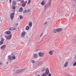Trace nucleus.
<instances>
[{
	"mask_svg": "<svg viewBox=\"0 0 76 76\" xmlns=\"http://www.w3.org/2000/svg\"><path fill=\"white\" fill-rule=\"evenodd\" d=\"M8 63H9L8 62H7V64H8Z\"/></svg>",
	"mask_w": 76,
	"mask_h": 76,
	"instance_id": "45",
	"label": "nucleus"
},
{
	"mask_svg": "<svg viewBox=\"0 0 76 76\" xmlns=\"http://www.w3.org/2000/svg\"><path fill=\"white\" fill-rule=\"evenodd\" d=\"M44 25L45 27L47 26H48V22L47 21L45 22L44 23Z\"/></svg>",
	"mask_w": 76,
	"mask_h": 76,
	"instance_id": "17",
	"label": "nucleus"
},
{
	"mask_svg": "<svg viewBox=\"0 0 76 76\" xmlns=\"http://www.w3.org/2000/svg\"><path fill=\"white\" fill-rule=\"evenodd\" d=\"M54 50H50V51L49 52V53L50 54V55H53V52H54Z\"/></svg>",
	"mask_w": 76,
	"mask_h": 76,
	"instance_id": "10",
	"label": "nucleus"
},
{
	"mask_svg": "<svg viewBox=\"0 0 76 76\" xmlns=\"http://www.w3.org/2000/svg\"><path fill=\"white\" fill-rule=\"evenodd\" d=\"M75 0V1H76V0Z\"/></svg>",
	"mask_w": 76,
	"mask_h": 76,
	"instance_id": "46",
	"label": "nucleus"
},
{
	"mask_svg": "<svg viewBox=\"0 0 76 76\" xmlns=\"http://www.w3.org/2000/svg\"><path fill=\"white\" fill-rule=\"evenodd\" d=\"M14 15L15 13L14 12L11 13L10 15V18L11 20H13Z\"/></svg>",
	"mask_w": 76,
	"mask_h": 76,
	"instance_id": "6",
	"label": "nucleus"
},
{
	"mask_svg": "<svg viewBox=\"0 0 76 76\" xmlns=\"http://www.w3.org/2000/svg\"><path fill=\"white\" fill-rule=\"evenodd\" d=\"M20 19H22L23 18V17L22 16V15H20Z\"/></svg>",
	"mask_w": 76,
	"mask_h": 76,
	"instance_id": "29",
	"label": "nucleus"
},
{
	"mask_svg": "<svg viewBox=\"0 0 76 76\" xmlns=\"http://www.w3.org/2000/svg\"><path fill=\"white\" fill-rule=\"evenodd\" d=\"M22 6H23V7H25V4H23L22 5Z\"/></svg>",
	"mask_w": 76,
	"mask_h": 76,
	"instance_id": "34",
	"label": "nucleus"
},
{
	"mask_svg": "<svg viewBox=\"0 0 76 76\" xmlns=\"http://www.w3.org/2000/svg\"><path fill=\"white\" fill-rule=\"evenodd\" d=\"M12 3L13 4H16V2L15 1H13L12 2Z\"/></svg>",
	"mask_w": 76,
	"mask_h": 76,
	"instance_id": "30",
	"label": "nucleus"
},
{
	"mask_svg": "<svg viewBox=\"0 0 76 76\" xmlns=\"http://www.w3.org/2000/svg\"><path fill=\"white\" fill-rule=\"evenodd\" d=\"M30 12V10H28L27 11V12H28V13H29V12Z\"/></svg>",
	"mask_w": 76,
	"mask_h": 76,
	"instance_id": "36",
	"label": "nucleus"
},
{
	"mask_svg": "<svg viewBox=\"0 0 76 76\" xmlns=\"http://www.w3.org/2000/svg\"><path fill=\"white\" fill-rule=\"evenodd\" d=\"M9 30H10V31H11V30H12V28L11 27L10 28Z\"/></svg>",
	"mask_w": 76,
	"mask_h": 76,
	"instance_id": "42",
	"label": "nucleus"
},
{
	"mask_svg": "<svg viewBox=\"0 0 76 76\" xmlns=\"http://www.w3.org/2000/svg\"><path fill=\"white\" fill-rule=\"evenodd\" d=\"M46 72L47 75L48 76H51V74H49V72L48 69H46Z\"/></svg>",
	"mask_w": 76,
	"mask_h": 76,
	"instance_id": "3",
	"label": "nucleus"
},
{
	"mask_svg": "<svg viewBox=\"0 0 76 76\" xmlns=\"http://www.w3.org/2000/svg\"><path fill=\"white\" fill-rule=\"evenodd\" d=\"M42 35H43V33H42L41 34V35H40V37H42Z\"/></svg>",
	"mask_w": 76,
	"mask_h": 76,
	"instance_id": "35",
	"label": "nucleus"
},
{
	"mask_svg": "<svg viewBox=\"0 0 76 76\" xmlns=\"http://www.w3.org/2000/svg\"><path fill=\"white\" fill-rule=\"evenodd\" d=\"M15 26H17L18 25V23H16V24H15Z\"/></svg>",
	"mask_w": 76,
	"mask_h": 76,
	"instance_id": "39",
	"label": "nucleus"
},
{
	"mask_svg": "<svg viewBox=\"0 0 76 76\" xmlns=\"http://www.w3.org/2000/svg\"><path fill=\"white\" fill-rule=\"evenodd\" d=\"M21 1V0H17V1Z\"/></svg>",
	"mask_w": 76,
	"mask_h": 76,
	"instance_id": "43",
	"label": "nucleus"
},
{
	"mask_svg": "<svg viewBox=\"0 0 76 76\" xmlns=\"http://www.w3.org/2000/svg\"><path fill=\"white\" fill-rule=\"evenodd\" d=\"M26 30H29V26H27L26 27Z\"/></svg>",
	"mask_w": 76,
	"mask_h": 76,
	"instance_id": "22",
	"label": "nucleus"
},
{
	"mask_svg": "<svg viewBox=\"0 0 76 76\" xmlns=\"http://www.w3.org/2000/svg\"><path fill=\"white\" fill-rule=\"evenodd\" d=\"M38 54L39 57H44V53L41 52H39L38 53Z\"/></svg>",
	"mask_w": 76,
	"mask_h": 76,
	"instance_id": "5",
	"label": "nucleus"
},
{
	"mask_svg": "<svg viewBox=\"0 0 76 76\" xmlns=\"http://www.w3.org/2000/svg\"><path fill=\"white\" fill-rule=\"evenodd\" d=\"M42 64V62L41 61H40L38 62L37 65V66H40V65H41Z\"/></svg>",
	"mask_w": 76,
	"mask_h": 76,
	"instance_id": "14",
	"label": "nucleus"
},
{
	"mask_svg": "<svg viewBox=\"0 0 76 76\" xmlns=\"http://www.w3.org/2000/svg\"><path fill=\"white\" fill-rule=\"evenodd\" d=\"M12 9H16V7L15 6H13L12 7Z\"/></svg>",
	"mask_w": 76,
	"mask_h": 76,
	"instance_id": "33",
	"label": "nucleus"
},
{
	"mask_svg": "<svg viewBox=\"0 0 76 76\" xmlns=\"http://www.w3.org/2000/svg\"><path fill=\"white\" fill-rule=\"evenodd\" d=\"M10 31H7L5 32V34H7V35H9V34H10Z\"/></svg>",
	"mask_w": 76,
	"mask_h": 76,
	"instance_id": "15",
	"label": "nucleus"
},
{
	"mask_svg": "<svg viewBox=\"0 0 76 76\" xmlns=\"http://www.w3.org/2000/svg\"><path fill=\"white\" fill-rule=\"evenodd\" d=\"M5 37L7 40H8V39H11V38H12V35L11 34H10V36L9 35L8 36H5Z\"/></svg>",
	"mask_w": 76,
	"mask_h": 76,
	"instance_id": "4",
	"label": "nucleus"
},
{
	"mask_svg": "<svg viewBox=\"0 0 76 76\" xmlns=\"http://www.w3.org/2000/svg\"><path fill=\"white\" fill-rule=\"evenodd\" d=\"M26 33L25 31H23L21 34L22 37H24V36L25 35Z\"/></svg>",
	"mask_w": 76,
	"mask_h": 76,
	"instance_id": "11",
	"label": "nucleus"
},
{
	"mask_svg": "<svg viewBox=\"0 0 76 76\" xmlns=\"http://www.w3.org/2000/svg\"><path fill=\"white\" fill-rule=\"evenodd\" d=\"M72 5L73 6V7H76V4L75 3H73L72 4Z\"/></svg>",
	"mask_w": 76,
	"mask_h": 76,
	"instance_id": "26",
	"label": "nucleus"
},
{
	"mask_svg": "<svg viewBox=\"0 0 76 76\" xmlns=\"http://www.w3.org/2000/svg\"><path fill=\"white\" fill-rule=\"evenodd\" d=\"M51 0H50L49 2L47 5H46L45 6V10H46L48 8L50 7L51 6Z\"/></svg>",
	"mask_w": 76,
	"mask_h": 76,
	"instance_id": "1",
	"label": "nucleus"
},
{
	"mask_svg": "<svg viewBox=\"0 0 76 76\" xmlns=\"http://www.w3.org/2000/svg\"><path fill=\"white\" fill-rule=\"evenodd\" d=\"M6 48V45H3V46H2L1 48V49H4V48Z\"/></svg>",
	"mask_w": 76,
	"mask_h": 76,
	"instance_id": "19",
	"label": "nucleus"
},
{
	"mask_svg": "<svg viewBox=\"0 0 76 76\" xmlns=\"http://www.w3.org/2000/svg\"><path fill=\"white\" fill-rule=\"evenodd\" d=\"M31 61L32 63H35V61H34V60H31Z\"/></svg>",
	"mask_w": 76,
	"mask_h": 76,
	"instance_id": "28",
	"label": "nucleus"
},
{
	"mask_svg": "<svg viewBox=\"0 0 76 76\" xmlns=\"http://www.w3.org/2000/svg\"><path fill=\"white\" fill-rule=\"evenodd\" d=\"M16 59V57L15 56H12V60H15Z\"/></svg>",
	"mask_w": 76,
	"mask_h": 76,
	"instance_id": "24",
	"label": "nucleus"
},
{
	"mask_svg": "<svg viewBox=\"0 0 76 76\" xmlns=\"http://www.w3.org/2000/svg\"><path fill=\"white\" fill-rule=\"evenodd\" d=\"M68 64L69 62H66L64 65V67H68Z\"/></svg>",
	"mask_w": 76,
	"mask_h": 76,
	"instance_id": "8",
	"label": "nucleus"
},
{
	"mask_svg": "<svg viewBox=\"0 0 76 76\" xmlns=\"http://www.w3.org/2000/svg\"><path fill=\"white\" fill-rule=\"evenodd\" d=\"M28 25L30 28H31V27H32V22H29L28 23Z\"/></svg>",
	"mask_w": 76,
	"mask_h": 76,
	"instance_id": "12",
	"label": "nucleus"
},
{
	"mask_svg": "<svg viewBox=\"0 0 76 76\" xmlns=\"http://www.w3.org/2000/svg\"><path fill=\"white\" fill-rule=\"evenodd\" d=\"M25 70V69H19L18 70H16L15 72V73H22Z\"/></svg>",
	"mask_w": 76,
	"mask_h": 76,
	"instance_id": "2",
	"label": "nucleus"
},
{
	"mask_svg": "<svg viewBox=\"0 0 76 76\" xmlns=\"http://www.w3.org/2000/svg\"><path fill=\"white\" fill-rule=\"evenodd\" d=\"M0 65L3 64V62H0Z\"/></svg>",
	"mask_w": 76,
	"mask_h": 76,
	"instance_id": "40",
	"label": "nucleus"
},
{
	"mask_svg": "<svg viewBox=\"0 0 76 76\" xmlns=\"http://www.w3.org/2000/svg\"><path fill=\"white\" fill-rule=\"evenodd\" d=\"M45 71V68L44 67L42 68L41 70V72H44Z\"/></svg>",
	"mask_w": 76,
	"mask_h": 76,
	"instance_id": "13",
	"label": "nucleus"
},
{
	"mask_svg": "<svg viewBox=\"0 0 76 76\" xmlns=\"http://www.w3.org/2000/svg\"><path fill=\"white\" fill-rule=\"evenodd\" d=\"M23 13H27V10H25L23 11Z\"/></svg>",
	"mask_w": 76,
	"mask_h": 76,
	"instance_id": "27",
	"label": "nucleus"
},
{
	"mask_svg": "<svg viewBox=\"0 0 76 76\" xmlns=\"http://www.w3.org/2000/svg\"><path fill=\"white\" fill-rule=\"evenodd\" d=\"M26 3H27V1H25L24 2L23 4H25V5H26Z\"/></svg>",
	"mask_w": 76,
	"mask_h": 76,
	"instance_id": "32",
	"label": "nucleus"
},
{
	"mask_svg": "<svg viewBox=\"0 0 76 76\" xmlns=\"http://www.w3.org/2000/svg\"><path fill=\"white\" fill-rule=\"evenodd\" d=\"M38 76H40V75H38Z\"/></svg>",
	"mask_w": 76,
	"mask_h": 76,
	"instance_id": "44",
	"label": "nucleus"
},
{
	"mask_svg": "<svg viewBox=\"0 0 76 76\" xmlns=\"http://www.w3.org/2000/svg\"><path fill=\"white\" fill-rule=\"evenodd\" d=\"M33 57L34 58H37V57H38V55L37 54H34L33 56Z\"/></svg>",
	"mask_w": 76,
	"mask_h": 76,
	"instance_id": "18",
	"label": "nucleus"
},
{
	"mask_svg": "<svg viewBox=\"0 0 76 76\" xmlns=\"http://www.w3.org/2000/svg\"><path fill=\"white\" fill-rule=\"evenodd\" d=\"M31 0H29L28 1L27 3L28 4H29L30 3H31Z\"/></svg>",
	"mask_w": 76,
	"mask_h": 76,
	"instance_id": "31",
	"label": "nucleus"
},
{
	"mask_svg": "<svg viewBox=\"0 0 76 76\" xmlns=\"http://www.w3.org/2000/svg\"><path fill=\"white\" fill-rule=\"evenodd\" d=\"M10 3H12V0H10Z\"/></svg>",
	"mask_w": 76,
	"mask_h": 76,
	"instance_id": "41",
	"label": "nucleus"
},
{
	"mask_svg": "<svg viewBox=\"0 0 76 76\" xmlns=\"http://www.w3.org/2000/svg\"><path fill=\"white\" fill-rule=\"evenodd\" d=\"M57 32H60L61 31H63V28H60L57 29Z\"/></svg>",
	"mask_w": 76,
	"mask_h": 76,
	"instance_id": "7",
	"label": "nucleus"
},
{
	"mask_svg": "<svg viewBox=\"0 0 76 76\" xmlns=\"http://www.w3.org/2000/svg\"><path fill=\"white\" fill-rule=\"evenodd\" d=\"M23 2H24V1L23 0L21 1V3H23Z\"/></svg>",
	"mask_w": 76,
	"mask_h": 76,
	"instance_id": "37",
	"label": "nucleus"
},
{
	"mask_svg": "<svg viewBox=\"0 0 76 76\" xmlns=\"http://www.w3.org/2000/svg\"><path fill=\"white\" fill-rule=\"evenodd\" d=\"M13 31H15V30H16V28H13Z\"/></svg>",
	"mask_w": 76,
	"mask_h": 76,
	"instance_id": "38",
	"label": "nucleus"
},
{
	"mask_svg": "<svg viewBox=\"0 0 76 76\" xmlns=\"http://www.w3.org/2000/svg\"><path fill=\"white\" fill-rule=\"evenodd\" d=\"M41 4L42 5H45V1H43L42 2Z\"/></svg>",
	"mask_w": 76,
	"mask_h": 76,
	"instance_id": "25",
	"label": "nucleus"
},
{
	"mask_svg": "<svg viewBox=\"0 0 76 76\" xmlns=\"http://www.w3.org/2000/svg\"><path fill=\"white\" fill-rule=\"evenodd\" d=\"M23 11V9L22 7H21L20 8V10H19V12H22Z\"/></svg>",
	"mask_w": 76,
	"mask_h": 76,
	"instance_id": "21",
	"label": "nucleus"
},
{
	"mask_svg": "<svg viewBox=\"0 0 76 76\" xmlns=\"http://www.w3.org/2000/svg\"><path fill=\"white\" fill-rule=\"evenodd\" d=\"M1 42H0V45H2V44H3L4 42V39L1 38Z\"/></svg>",
	"mask_w": 76,
	"mask_h": 76,
	"instance_id": "9",
	"label": "nucleus"
},
{
	"mask_svg": "<svg viewBox=\"0 0 76 76\" xmlns=\"http://www.w3.org/2000/svg\"><path fill=\"white\" fill-rule=\"evenodd\" d=\"M53 33H55V34H56V33H57V29H53Z\"/></svg>",
	"mask_w": 76,
	"mask_h": 76,
	"instance_id": "16",
	"label": "nucleus"
},
{
	"mask_svg": "<svg viewBox=\"0 0 76 76\" xmlns=\"http://www.w3.org/2000/svg\"><path fill=\"white\" fill-rule=\"evenodd\" d=\"M8 59H9V60H12V56L10 55L8 56Z\"/></svg>",
	"mask_w": 76,
	"mask_h": 76,
	"instance_id": "20",
	"label": "nucleus"
},
{
	"mask_svg": "<svg viewBox=\"0 0 76 76\" xmlns=\"http://www.w3.org/2000/svg\"><path fill=\"white\" fill-rule=\"evenodd\" d=\"M47 74L46 72L45 73H44L42 74V76H47Z\"/></svg>",
	"mask_w": 76,
	"mask_h": 76,
	"instance_id": "23",
	"label": "nucleus"
}]
</instances>
